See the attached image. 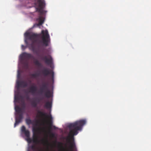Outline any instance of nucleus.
Returning a JSON list of instances; mask_svg holds the SVG:
<instances>
[{"instance_id":"f257e3e1","label":"nucleus","mask_w":151,"mask_h":151,"mask_svg":"<svg viewBox=\"0 0 151 151\" xmlns=\"http://www.w3.org/2000/svg\"><path fill=\"white\" fill-rule=\"evenodd\" d=\"M25 36L32 42L31 43L28 44V42L26 40H25V42L28 45L29 49L37 54L46 63L51 65L52 63L51 56H49V58L46 56L42 57L39 55L38 52L40 48L43 46H47L50 43V37L47 30H42L41 33L39 34L27 32L25 34Z\"/></svg>"},{"instance_id":"f03ea898","label":"nucleus","mask_w":151,"mask_h":151,"mask_svg":"<svg viewBox=\"0 0 151 151\" xmlns=\"http://www.w3.org/2000/svg\"><path fill=\"white\" fill-rule=\"evenodd\" d=\"M86 123V121L82 119L76 121L68 125V127L70 129V132L68 136V142L70 146L69 149H65L62 146V144L60 142H59V146L63 148L62 151H76V148L74 136L78 133V131L81 130L82 127Z\"/></svg>"},{"instance_id":"7ed1b4c3","label":"nucleus","mask_w":151,"mask_h":151,"mask_svg":"<svg viewBox=\"0 0 151 151\" xmlns=\"http://www.w3.org/2000/svg\"><path fill=\"white\" fill-rule=\"evenodd\" d=\"M35 4L36 6V11L39 13V17L37 19L39 23L37 25L40 26L44 22V18L42 16L44 12H46V11L43 10L45 7V3L44 0H37V1L35 3Z\"/></svg>"},{"instance_id":"20e7f679","label":"nucleus","mask_w":151,"mask_h":151,"mask_svg":"<svg viewBox=\"0 0 151 151\" xmlns=\"http://www.w3.org/2000/svg\"><path fill=\"white\" fill-rule=\"evenodd\" d=\"M35 124H34L32 128L33 133V142L35 143H39L40 141L38 139V134L41 133V128L38 126L39 121H35Z\"/></svg>"},{"instance_id":"39448f33","label":"nucleus","mask_w":151,"mask_h":151,"mask_svg":"<svg viewBox=\"0 0 151 151\" xmlns=\"http://www.w3.org/2000/svg\"><path fill=\"white\" fill-rule=\"evenodd\" d=\"M39 93L40 94H44L47 98H50L51 96V93L49 88V84L47 82L42 83L40 89Z\"/></svg>"},{"instance_id":"423d86ee","label":"nucleus","mask_w":151,"mask_h":151,"mask_svg":"<svg viewBox=\"0 0 151 151\" xmlns=\"http://www.w3.org/2000/svg\"><path fill=\"white\" fill-rule=\"evenodd\" d=\"M42 74L44 76H47L51 74L52 77L53 78L54 77V72H53L47 68H44L42 71Z\"/></svg>"},{"instance_id":"0eeeda50","label":"nucleus","mask_w":151,"mask_h":151,"mask_svg":"<svg viewBox=\"0 0 151 151\" xmlns=\"http://www.w3.org/2000/svg\"><path fill=\"white\" fill-rule=\"evenodd\" d=\"M33 57L32 55L26 52H23L20 56V58L21 60L27 59H29Z\"/></svg>"},{"instance_id":"6e6552de","label":"nucleus","mask_w":151,"mask_h":151,"mask_svg":"<svg viewBox=\"0 0 151 151\" xmlns=\"http://www.w3.org/2000/svg\"><path fill=\"white\" fill-rule=\"evenodd\" d=\"M37 91V87L35 86H32L28 88V92L32 95H34L36 93Z\"/></svg>"},{"instance_id":"1a4fd4ad","label":"nucleus","mask_w":151,"mask_h":151,"mask_svg":"<svg viewBox=\"0 0 151 151\" xmlns=\"http://www.w3.org/2000/svg\"><path fill=\"white\" fill-rule=\"evenodd\" d=\"M21 131L24 133L27 137H29L30 136L29 132L28 130H26L24 126H23L21 128Z\"/></svg>"},{"instance_id":"9d476101","label":"nucleus","mask_w":151,"mask_h":151,"mask_svg":"<svg viewBox=\"0 0 151 151\" xmlns=\"http://www.w3.org/2000/svg\"><path fill=\"white\" fill-rule=\"evenodd\" d=\"M42 98H40V99H37L35 101H32L31 102V104L32 107H36L37 106L38 103L40 100H42Z\"/></svg>"},{"instance_id":"9b49d317","label":"nucleus","mask_w":151,"mask_h":151,"mask_svg":"<svg viewBox=\"0 0 151 151\" xmlns=\"http://www.w3.org/2000/svg\"><path fill=\"white\" fill-rule=\"evenodd\" d=\"M17 85L18 88L22 86H23V87H26L27 86V83L24 81H18L17 82Z\"/></svg>"},{"instance_id":"f8f14e48","label":"nucleus","mask_w":151,"mask_h":151,"mask_svg":"<svg viewBox=\"0 0 151 151\" xmlns=\"http://www.w3.org/2000/svg\"><path fill=\"white\" fill-rule=\"evenodd\" d=\"M37 113L41 116L45 117L47 118L49 116H47V115L46 113L40 111L38 110L37 111Z\"/></svg>"},{"instance_id":"ddd939ff","label":"nucleus","mask_w":151,"mask_h":151,"mask_svg":"<svg viewBox=\"0 0 151 151\" xmlns=\"http://www.w3.org/2000/svg\"><path fill=\"white\" fill-rule=\"evenodd\" d=\"M15 110L18 114H20L22 112V109L18 106H16L15 107Z\"/></svg>"},{"instance_id":"4468645a","label":"nucleus","mask_w":151,"mask_h":151,"mask_svg":"<svg viewBox=\"0 0 151 151\" xmlns=\"http://www.w3.org/2000/svg\"><path fill=\"white\" fill-rule=\"evenodd\" d=\"M47 118H49L50 119L48 121V123L50 126V128L51 129V127L52 126V117L51 115H50L48 117H47Z\"/></svg>"},{"instance_id":"2eb2a0df","label":"nucleus","mask_w":151,"mask_h":151,"mask_svg":"<svg viewBox=\"0 0 151 151\" xmlns=\"http://www.w3.org/2000/svg\"><path fill=\"white\" fill-rule=\"evenodd\" d=\"M51 106V104L49 101H47L46 103L45 107L47 108H50Z\"/></svg>"},{"instance_id":"dca6fc26","label":"nucleus","mask_w":151,"mask_h":151,"mask_svg":"<svg viewBox=\"0 0 151 151\" xmlns=\"http://www.w3.org/2000/svg\"><path fill=\"white\" fill-rule=\"evenodd\" d=\"M35 64L39 67H41L42 66V64L37 60H36L34 62Z\"/></svg>"},{"instance_id":"f3484780","label":"nucleus","mask_w":151,"mask_h":151,"mask_svg":"<svg viewBox=\"0 0 151 151\" xmlns=\"http://www.w3.org/2000/svg\"><path fill=\"white\" fill-rule=\"evenodd\" d=\"M21 121V120L16 119L15 122L14 124V127H15L16 126L18 125Z\"/></svg>"},{"instance_id":"a211bd4d","label":"nucleus","mask_w":151,"mask_h":151,"mask_svg":"<svg viewBox=\"0 0 151 151\" xmlns=\"http://www.w3.org/2000/svg\"><path fill=\"white\" fill-rule=\"evenodd\" d=\"M18 115L17 116L16 118L20 119V120H22V118H23V115L22 114H18Z\"/></svg>"},{"instance_id":"6ab92c4d","label":"nucleus","mask_w":151,"mask_h":151,"mask_svg":"<svg viewBox=\"0 0 151 151\" xmlns=\"http://www.w3.org/2000/svg\"><path fill=\"white\" fill-rule=\"evenodd\" d=\"M26 122L27 124L28 125H29L31 124H32V120L30 119H26Z\"/></svg>"},{"instance_id":"aec40b11","label":"nucleus","mask_w":151,"mask_h":151,"mask_svg":"<svg viewBox=\"0 0 151 151\" xmlns=\"http://www.w3.org/2000/svg\"><path fill=\"white\" fill-rule=\"evenodd\" d=\"M31 76L32 77L35 78L36 77H37V76H38L39 75H38V74L37 73H34V74H32L31 75Z\"/></svg>"},{"instance_id":"412c9836","label":"nucleus","mask_w":151,"mask_h":151,"mask_svg":"<svg viewBox=\"0 0 151 151\" xmlns=\"http://www.w3.org/2000/svg\"><path fill=\"white\" fill-rule=\"evenodd\" d=\"M41 141L42 142V143H45V142H46V143L47 144H49L48 143V140L47 139L45 141H44V140L43 139H42L41 140Z\"/></svg>"},{"instance_id":"4be33fe9","label":"nucleus","mask_w":151,"mask_h":151,"mask_svg":"<svg viewBox=\"0 0 151 151\" xmlns=\"http://www.w3.org/2000/svg\"><path fill=\"white\" fill-rule=\"evenodd\" d=\"M27 141L29 142L30 143L32 141L31 139L29 138V137H27Z\"/></svg>"},{"instance_id":"5701e85b","label":"nucleus","mask_w":151,"mask_h":151,"mask_svg":"<svg viewBox=\"0 0 151 151\" xmlns=\"http://www.w3.org/2000/svg\"><path fill=\"white\" fill-rule=\"evenodd\" d=\"M31 148L33 150H35V149H36V147H35L34 146V145H32L31 147Z\"/></svg>"},{"instance_id":"b1692460","label":"nucleus","mask_w":151,"mask_h":151,"mask_svg":"<svg viewBox=\"0 0 151 151\" xmlns=\"http://www.w3.org/2000/svg\"><path fill=\"white\" fill-rule=\"evenodd\" d=\"M26 98L27 100H29V97L28 96H27L26 97Z\"/></svg>"},{"instance_id":"393cba45","label":"nucleus","mask_w":151,"mask_h":151,"mask_svg":"<svg viewBox=\"0 0 151 151\" xmlns=\"http://www.w3.org/2000/svg\"><path fill=\"white\" fill-rule=\"evenodd\" d=\"M24 64L26 65L27 66L28 65V64L27 63H24Z\"/></svg>"},{"instance_id":"a878e982","label":"nucleus","mask_w":151,"mask_h":151,"mask_svg":"<svg viewBox=\"0 0 151 151\" xmlns=\"http://www.w3.org/2000/svg\"><path fill=\"white\" fill-rule=\"evenodd\" d=\"M54 129H55L56 128V127L55 126H53V127Z\"/></svg>"},{"instance_id":"bb28decb","label":"nucleus","mask_w":151,"mask_h":151,"mask_svg":"<svg viewBox=\"0 0 151 151\" xmlns=\"http://www.w3.org/2000/svg\"><path fill=\"white\" fill-rule=\"evenodd\" d=\"M22 48L23 47H24V45H22Z\"/></svg>"},{"instance_id":"cd10ccee","label":"nucleus","mask_w":151,"mask_h":151,"mask_svg":"<svg viewBox=\"0 0 151 151\" xmlns=\"http://www.w3.org/2000/svg\"><path fill=\"white\" fill-rule=\"evenodd\" d=\"M17 98H18V97H16V96H15V99H17Z\"/></svg>"},{"instance_id":"c85d7f7f","label":"nucleus","mask_w":151,"mask_h":151,"mask_svg":"<svg viewBox=\"0 0 151 151\" xmlns=\"http://www.w3.org/2000/svg\"><path fill=\"white\" fill-rule=\"evenodd\" d=\"M52 136H53L54 135V134H52Z\"/></svg>"},{"instance_id":"c756f323","label":"nucleus","mask_w":151,"mask_h":151,"mask_svg":"<svg viewBox=\"0 0 151 151\" xmlns=\"http://www.w3.org/2000/svg\"><path fill=\"white\" fill-rule=\"evenodd\" d=\"M29 82H31V81H29Z\"/></svg>"}]
</instances>
